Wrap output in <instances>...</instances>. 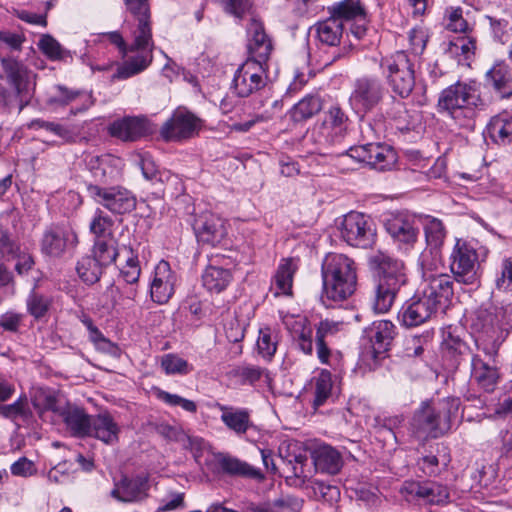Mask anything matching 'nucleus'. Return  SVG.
<instances>
[{
  "mask_svg": "<svg viewBox=\"0 0 512 512\" xmlns=\"http://www.w3.org/2000/svg\"><path fill=\"white\" fill-rule=\"evenodd\" d=\"M130 13L137 20L133 31L131 50L140 49L138 56H132L117 67L112 79H127L144 71L153 60V41L150 26V11L147 0H125Z\"/></svg>",
  "mask_w": 512,
  "mask_h": 512,
  "instance_id": "nucleus-1",
  "label": "nucleus"
},
{
  "mask_svg": "<svg viewBox=\"0 0 512 512\" xmlns=\"http://www.w3.org/2000/svg\"><path fill=\"white\" fill-rule=\"evenodd\" d=\"M461 400L446 397L437 402H423L415 411L411 427L419 438H439L447 434L459 416Z\"/></svg>",
  "mask_w": 512,
  "mask_h": 512,
  "instance_id": "nucleus-2",
  "label": "nucleus"
},
{
  "mask_svg": "<svg viewBox=\"0 0 512 512\" xmlns=\"http://www.w3.org/2000/svg\"><path fill=\"white\" fill-rule=\"evenodd\" d=\"M322 301L341 302L354 294L357 286V266L345 254L329 253L322 262Z\"/></svg>",
  "mask_w": 512,
  "mask_h": 512,
  "instance_id": "nucleus-3",
  "label": "nucleus"
},
{
  "mask_svg": "<svg viewBox=\"0 0 512 512\" xmlns=\"http://www.w3.org/2000/svg\"><path fill=\"white\" fill-rule=\"evenodd\" d=\"M370 264L378 275L373 308L377 313H386L402 288L408 284L406 267L403 261L383 252L372 256Z\"/></svg>",
  "mask_w": 512,
  "mask_h": 512,
  "instance_id": "nucleus-4",
  "label": "nucleus"
},
{
  "mask_svg": "<svg viewBox=\"0 0 512 512\" xmlns=\"http://www.w3.org/2000/svg\"><path fill=\"white\" fill-rule=\"evenodd\" d=\"M489 251L474 240L457 239L450 254V270L454 279L465 285L479 281V259L484 260Z\"/></svg>",
  "mask_w": 512,
  "mask_h": 512,
  "instance_id": "nucleus-5",
  "label": "nucleus"
},
{
  "mask_svg": "<svg viewBox=\"0 0 512 512\" xmlns=\"http://www.w3.org/2000/svg\"><path fill=\"white\" fill-rule=\"evenodd\" d=\"M341 238L350 246L367 249L371 248L377 237L375 222L360 212L346 214L340 225Z\"/></svg>",
  "mask_w": 512,
  "mask_h": 512,
  "instance_id": "nucleus-6",
  "label": "nucleus"
},
{
  "mask_svg": "<svg viewBox=\"0 0 512 512\" xmlns=\"http://www.w3.org/2000/svg\"><path fill=\"white\" fill-rule=\"evenodd\" d=\"M89 196L94 202L114 214L129 213L136 207V198L131 191L123 186L87 185Z\"/></svg>",
  "mask_w": 512,
  "mask_h": 512,
  "instance_id": "nucleus-7",
  "label": "nucleus"
},
{
  "mask_svg": "<svg viewBox=\"0 0 512 512\" xmlns=\"http://www.w3.org/2000/svg\"><path fill=\"white\" fill-rule=\"evenodd\" d=\"M35 77L36 75L17 56L0 57V78L17 94L34 93Z\"/></svg>",
  "mask_w": 512,
  "mask_h": 512,
  "instance_id": "nucleus-8",
  "label": "nucleus"
},
{
  "mask_svg": "<svg viewBox=\"0 0 512 512\" xmlns=\"http://www.w3.org/2000/svg\"><path fill=\"white\" fill-rule=\"evenodd\" d=\"M388 72V81L398 96H409L414 86L412 64L404 51H398L382 62Z\"/></svg>",
  "mask_w": 512,
  "mask_h": 512,
  "instance_id": "nucleus-9",
  "label": "nucleus"
},
{
  "mask_svg": "<svg viewBox=\"0 0 512 512\" xmlns=\"http://www.w3.org/2000/svg\"><path fill=\"white\" fill-rule=\"evenodd\" d=\"M78 236L69 225L48 227L41 239V252L52 258H60L78 245Z\"/></svg>",
  "mask_w": 512,
  "mask_h": 512,
  "instance_id": "nucleus-10",
  "label": "nucleus"
},
{
  "mask_svg": "<svg viewBox=\"0 0 512 512\" xmlns=\"http://www.w3.org/2000/svg\"><path fill=\"white\" fill-rule=\"evenodd\" d=\"M199 128V119L183 108L176 109L161 126L159 133L166 142H180L193 137Z\"/></svg>",
  "mask_w": 512,
  "mask_h": 512,
  "instance_id": "nucleus-11",
  "label": "nucleus"
},
{
  "mask_svg": "<svg viewBox=\"0 0 512 512\" xmlns=\"http://www.w3.org/2000/svg\"><path fill=\"white\" fill-rule=\"evenodd\" d=\"M483 103L481 98H438L437 111L455 121L459 126H467L476 117Z\"/></svg>",
  "mask_w": 512,
  "mask_h": 512,
  "instance_id": "nucleus-12",
  "label": "nucleus"
},
{
  "mask_svg": "<svg viewBox=\"0 0 512 512\" xmlns=\"http://www.w3.org/2000/svg\"><path fill=\"white\" fill-rule=\"evenodd\" d=\"M427 301L440 310L447 307L454 292L451 277L444 273H425V281L418 291Z\"/></svg>",
  "mask_w": 512,
  "mask_h": 512,
  "instance_id": "nucleus-13",
  "label": "nucleus"
},
{
  "mask_svg": "<svg viewBox=\"0 0 512 512\" xmlns=\"http://www.w3.org/2000/svg\"><path fill=\"white\" fill-rule=\"evenodd\" d=\"M470 379L479 390L493 393L501 380L498 362L491 358L482 359L481 354L474 353L471 357Z\"/></svg>",
  "mask_w": 512,
  "mask_h": 512,
  "instance_id": "nucleus-14",
  "label": "nucleus"
},
{
  "mask_svg": "<svg viewBox=\"0 0 512 512\" xmlns=\"http://www.w3.org/2000/svg\"><path fill=\"white\" fill-rule=\"evenodd\" d=\"M178 276L170 264L161 260L154 268L150 282V297L153 302L163 305L169 302L175 293Z\"/></svg>",
  "mask_w": 512,
  "mask_h": 512,
  "instance_id": "nucleus-15",
  "label": "nucleus"
},
{
  "mask_svg": "<svg viewBox=\"0 0 512 512\" xmlns=\"http://www.w3.org/2000/svg\"><path fill=\"white\" fill-rule=\"evenodd\" d=\"M400 492L407 501L423 500L426 503L436 505L449 502L447 487L436 482L405 481Z\"/></svg>",
  "mask_w": 512,
  "mask_h": 512,
  "instance_id": "nucleus-16",
  "label": "nucleus"
},
{
  "mask_svg": "<svg viewBox=\"0 0 512 512\" xmlns=\"http://www.w3.org/2000/svg\"><path fill=\"white\" fill-rule=\"evenodd\" d=\"M437 311L438 309L417 291L401 307L398 320L407 328L416 327L430 320Z\"/></svg>",
  "mask_w": 512,
  "mask_h": 512,
  "instance_id": "nucleus-17",
  "label": "nucleus"
},
{
  "mask_svg": "<svg viewBox=\"0 0 512 512\" xmlns=\"http://www.w3.org/2000/svg\"><path fill=\"white\" fill-rule=\"evenodd\" d=\"M193 229L199 242L212 246L221 243L227 235L225 220L211 212L198 215Z\"/></svg>",
  "mask_w": 512,
  "mask_h": 512,
  "instance_id": "nucleus-18",
  "label": "nucleus"
},
{
  "mask_svg": "<svg viewBox=\"0 0 512 512\" xmlns=\"http://www.w3.org/2000/svg\"><path fill=\"white\" fill-rule=\"evenodd\" d=\"M247 32L250 36L248 44L250 58L247 61H255L259 69H264L263 66L273 49L272 42L265 33L263 24L255 18L251 19Z\"/></svg>",
  "mask_w": 512,
  "mask_h": 512,
  "instance_id": "nucleus-19",
  "label": "nucleus"
},
{
  "mask_svg": "<svg viewBox=\"0 0 512 512\" xmlns=\"http://www.w3.org/2000/svg\"><path fill=\"white\" fill-rule=\"evenodd\" d=\"M149 477L137 475L133 478L123 477L115 483L111 496L120 502H139L148 497Z\"/></svg>",
  "mask_w": 512,
  "mask_h": 512,
  "instance_id": "nucleus-20",
  "label": "nucleus"
},
{
  "mask_svg": "<svg viewBox=\"0 0 512 512\" xmlns=\"http://www.w3.org/2000/svg\"><path fill=\"white\" fill-rule=\"evenodd\" d=\"M88 166L94 180L103 186L121 178L124 163L121 158L106 154L92 157Z\"/></svg>",
  "mask_w": 512,
  "mask_h": 512,
  "instance_id": "nucleus-21",
  "label": "nucleus"
},
{
  "mask_svg": "<svg viewBox=\"0 0 512 512\" xmlns=\"http://www.w3.org/2000/svg\"><path fill=\"white\" fill-rule=\"evenodd\" d=\"M259 65L255 61H246L235 73L233 84L237 96H250L264 87L263 77L258 74Z\"/></svg>",
  "mask_w": 512,
  "mask_h": 512,
  "instance_id": "nucleus-22",
  "label": "nucleus"
},
{
  "mask_svg": "<svg viewBox=\"0 0 512 512\" xmlns=\"http://www.w3.org/2000/svg\"><path fill=\"white\" fill-rule=\"evenodd\" d=\"M388 234L396 241L412 245L417 241L419 227L413 217L397 214L391 216L385 222Z\"/></svg>",
  "mask_w": 512,
  "mask_h": 512,
  "instance_id": "nucleus-23",
  "label": "nucleus"
},
{
  "mask_svg": "<svg viewBox=\"0 0 512 512\" xmlns=\"http://www.w3.org/2000/svg\"><path fill=\"white\" fill-rule=\"evenodd\" d=\"M311 457L315 469L324 474L336 475L344 465L341 452L328 444H320L314 447L311 451Z\"/></svg>",
  "mask_w": 512,
  "mask_h": 512,
  "instance_id": "nucleus-24",
  "label": "nucleus"
},
{
  "mask_svg": "<svg viewBox=\"0 0 512 512\" xmlns=\"http://www.w3.org/2000/svg\"><path fill=\"white\" fill-rule=\"evenodd\" d=\"M217 408L221 411L220 419L222 423L237 436L241 437L245 435L254 427L249 409L219 403L217 404Z\"/></svg>",
  "mask_w": 512,
  "mask_h": 512,
  "instance_id": "nucleus-25",
  "label": "nucleus"
},
{
  "mask_svg": "<svg viewBox=\"0 0 512 512\" xmlns=\"http://www.w3.org/2000/svg\"><path fill=\"white\" fill-rule=\"evenodd\" d=\"M109 132L122 141H135L151 133L152 128L145 118L127 117L111 124Z\"/></svg>",
  "mask_w": 512,
  "mask_h": 512,
  "instance_id": "nucleus-26",
  "label": "nucleus"
},
{
  "mask_svg": "<svg viewBox=\"0 0 512 512\" xmlns=\"http://www.w3.org/2000/svg\"><path fill=\"white\" fill-rule=\"evenodd\" d=\"M283 322L298 349L307 355H311L313 352V331L308 320L300 316H286Z\"/></svg>",
  "mask_w": 512,
  "mask_h": 512,
  "instance_id": "nucleus-27",
  "label": "nucleus"
},
{
  "mask_svg": "<svg viewBox=\"0 0 512 512\" xmlns=\"http://www.w3.org/2000/svg\"><path fill=\"white\" fill-rule=\"evenodd\" d=\"M90 435L106 444H115L119 438L120 428L113 417L105 412L92 417Z\"/></svg>",
  "mask_w": 512,
  "mask_h": 512,
  "instance_id": "nucleus-28",
  "label": "nucleus"
},
{
  "mask_svg": "<svg viewBox=\"0 0 512 512\" xmlns=\"http://www.w3.org/2000/svg\"><path fill=\"white\" fill-rule=\"evenodd\" d=\"M298 265L292 258L282 259L273 278L271 290L275 296L292 295L294 274Z\"/></svg>",
  "mask_w": 512,
  "mask_h": 512,
  "instance_id": "nucleus-29",
  "label": "nucleus"
},
{
  "mask_svg": "<svg viewBox=\"0 0 512 512\" xmlns=\"http://www.w3.org/2000/svg\"><path fill=\"white\" fill-rule=\"evenodd\" d=\"M214 456L218 466L228 475L252 479L262 478V474L259 469L234 456L224 453H217Z\"/></svg>",
  "mask_w": 512,
  "mask_h": 512,
  "instance_id": "nucleus-30",
  "label": "nucleus"
},
{
  "mask_svg": "<svg viewBox=\"0 0 512 512\" xmlns=\"http://www.w3.org/2000/svg\"><path fill=\"white\" fill-rule=\"evenodd\" d=\"M63 421L73 436L86 437L90 435L92 417L79 407H67L62 412Z\"/></svg>",
  "mask_w": 512,
  "mask_h": 512,
  "instance_id": "nucleus-31",
  "label": "nucleus"
},
{
  "mask_svg": "<svg viewBox=\"0 0 512 512\" xmlns=\"http://www.w3.org/2000/svg\"><path fill=\"white\" fill-rule=\"evenodd\" d=\"M329 14L343 21H363L366 18V10L361 0H341L328 7Z\"/></svg>",
  "mask_w": 512,
  "mask_h": 512,
  "instance_id": "nucleus-32",
  "label": "nucleus"
},
{
  "mask_svg": "<svg viewBox=\"0 0 512 512\" xmlns=\"http://www.w3.org/2000/svg\"><path fill=\"white\" fill-rule=\"evenodd\" d=\"M476 51V39L470 34L463 37H458L450 41L446 48L445 53L457 60L458 64L470 65Z\"/></svg>",
  "mask_w": 512,
  "mask_h": 512,
  "instance_id": "nucleus-33",
  "label": "nucleus"
},
{
  "mask_svg": "<svg viewBox=\"0 0 512 512\" xmlns=\"http://www.w3.org/2000/svg\"><path fill=\"white\" fill-rule=\"evenodd\" d=\"M371 346L376 347L377 351H387L395 336V326L391 321H375L366 330Z\"/></svg>",
  "mask_w": 512,
  "mask_h": 512,
  "instance_id": "nucleus-34",
  "label": "nucleus"
},
{
  "mask_svg": "<svg viewBox=\"0 0 512 512\" xmlns=\"http://www.w3.org/2000/svg\"><path fill=\"white\" fill-rule=\"evenodd\" d=\"M486 81L501 96L512 95V76L509 67L504 62L496 63L487 71Z\"/></svg>",
  "mask_w": 512,
  "mask_h": 512,
  "instance_id": "nucleus-35",
  "label": "nucleus"
},
{
  "mask_svg": "<svg viewBox=\"0 0 512 512\" xmlns=\"http://www.w3.org/2000/svg\"><path fill=\"white\" fill-rule=\"evenodd\" d=\"M488 133L495 143H512V115L501 113L494 116L488 124Z\"/></svg>",
  "mask_w": 512,
  "mask_h": 512,
  "instance_id": "nucleus-36",
  "label": "nucleus"
},
{
  "mask_svg": "<svg viewBox=\"0 0 512 512\" xmlns=\"http://www.w3.org/2000/svg\"><path fill=\"white\" fill-rule=\"evenodd\" d=\"M315 28L317 38L322 44L328 46L340 44L343 35V23L339 19L330 15L327 19L319 21Z\"/></svg>",
  "mask_w": 512,
  "mask_h": 512,
  "instance_id": "nucleus-37",
  "label": "nucleus"
},
{
  "mask_svg": "<svg viewBox=\"0 0 512 512\" xmlns=\"http://www.w3.org/2000/svg\"><path fill=\"white\" fill-rule=\"evenodd\" d=\"M231 280L230 270L212 265L208 266L202 275L203 286L210 292L215 293L225 290Z\"/></svg>",
  "mask_w": 512,
  "mask_h": 512,
  "instance_id": "nucleus-38",
  "label": "nucleus"
},
{
  "mask_svg": "<svg viewBox=\"0 0 512 512\" xmlns=\"http://www.w3.org/2000/svg\"><path fill=\"white\" fill-rule=\"evenodd\" d=\"M314 389L313 407L318 408L324 405L332 395L333 381L331 373L322 369L312 380Z\"/></svg>",
  "mask_w": 512,
  "mask_h": 512,
  "instance_id": "nucleus-39",
  "label": "nucleus"
},
{
  "mask_svg": "<svg viewBox=\"0 0 512 512\" xmlns=\"http://www.w3.org/2000/svg\"><path fill=\"white\" fill-rule=\"evenodd\" d=\"M370 155L371 163L369 166L379 171L391 169L397 161L396 152L387 145L372 144Z\"/></svg>",
  "mask_w": 512,
  "mask_h": 512,
  "instance_id": "nucleus-40",
  "label": "nucleus"
},
{
  "mask_svg": "<svg viewBox=\"0 0 512 512\" xmlns=\"http://www.w3.org/2000/svg\"><path fill=\"white\" fill-rule=\"evenodd\" d=\"M39 50L51 61H64L72 59L71 52L50 34H43L37 44Z\"/></svg>",
  "mask_w": 512,
  "mask_h": 512,
  "instance_id": "nucleus-41",
  "label": "nucleus"
},
{
  "mask_svg": "<svg viewBox=\"0 0 512 512\" xmlns=\"http://www.w3.org/2000/svg\"><path fill=\"white\" fill-rule=\"evenodd\" d=\"M444 25L445 28L451 32L470 34L473 31V26L463 16V9L459 6H449L444 12Z\"/></svg>",
  "mask_w": 512,
  "mask_h": 512,
  "instance_id": "nucleus-42",
  "label": "nucleus"
},
{
  "mask_svg": "<svg viewBox=\"0 0 512 512\" xmlns=\"http://www.w3.org/2000/svg\"><path fill=\"white\" fill-rule=\"evenodd\" d=\"M103 267H107L115 262L118 251L117 242L114 237L108 239L95 240L92 255Z\"/></svg>",
  "mask_w": 512,
  "mask_h": 512,
  "instance_id": "nucleus-43",
  "label": "nucleus"
},
{
  "mask_svg": "<svg viewBox=\"0 0 512 512\" xmlns=\"http://www.w3.org/2000/svg\"><path fill=\"white\" fill-rule=\"evenodd\" d=\"M104 268L93 256H84L78 261L76 271L83 282L94 284L99 281Z\"/></svg>",
  "mask_w": 512,
  "mask_h": 512,
  "instance_id": "nucleus-44",
  "label": "nucleus"
},
{
  "mask_svg": "<svg viewBox=\"0 0 512 512\" xmlns=\"http://www.w3.org/2000/svg\"><path fill=\"white\" fill-rule=\"evenodd\" d=\"M25 41L23 33L0 30V57L13 56L15 52H21Z\"/></svg>",
  "mask_w": 512,
  "mask_h": 512,
  "instance_id": "nucleus-45",
  "label": "nucleus"
},
{
  "mask_svg": "<svg viewBox=\"0 0 512 512\" xmlns=\"http://www.w3.org/2000/svg\"><path fill=\"white\" fill-rule=\"evenodd\" d=\"M160 366L166 375H187L193 371V366L175 353L164 354Z\"/></svg>",
  "mask_w": 512,
  "mask_h": 512,
  "instance_id": "nucleus-46",
  "label": "nucleus"
},
{
  "mask_svg": "<svg viewBox=\"0 0 512 512\" xmlns=\"http://www.w3.org/2000/svg\"><path fill=\"white\" fill-rule=\"evenodd\" d=\"M425 238L430 250L439 249L446 237V230L441 220L428 218L424 226Z\"/></svg>",
  "mask_w": 512,
  "mask_h": 512,
  "instance_id": "nucleus-47",
  "label": "nucleus"
},
{
  "mask_svg": "<svg viewBox=\"0 0 512 512\" xmlns=\"http://www.w3.org/2000/svg\"><path fill=\"white\" fill-rule=\"evenodd\" d=\"M113 220L104 214L101 209H96L93 219L90 222L89 230L94 235L95 240L108 239L113 237Z\"/></svg>",
  "mask_w": 512,
  "mask_h": 512,
  "instance_id": "nucleus-48",
  "label": "nucleus"
},
{
  "mask_svg": "<svg viewBox=\"0 0 512 512\" xmlns=\"http://www.w3.org/2000/svg\"><path fill=\"white\" fill-rule=\"evenodd\" d=\"M322 109L320 98H301L292 108L291 116L295 121L306 120Z\"/></svg>",
  "mask_w": 512,
  "mask_h": 512,
  "instance_id": "nucleus-49",
  "label": "nucleus"
},
{
  "mask_svg": "<svg viewBox=\"0 0 512 512\" xmlns=\"http://www.w3.org/2000/svg\"><path fill=\"white\" fill-rule=\"evenodd\" d=\"M52 305L51 297L32 291L27 300V311L36 320L45 317Z\"/></svg>",
  "mask_w": 512,
  "mask_h": 512,
  "instance_id": "nucleus-50",
  "label": "nucleus"
},
{
  "mask_svg": "<svg viewBox=\"0 0 512 512\" xmlns=\"http://www.w3.org/2000/svg\"><path fill=\"white\" fill-rule=\"evenodd\" d=\"M277 335L270 328L260 329L257 340V348L259 354L270 360L277 350Z\"/></svg>",
  "mask_w": 512,
  "mask_h": 512,
  "instance_id": "nucleus-51",
  "label": "nucleus"
},
{
  "mask_svg": "<svg viewBox=\"0 0 512 512\" xmlns=\"http://www.w3.org/2000/svg\"><path fill=\"white\" fill-rule=\"evenodd\" d=\"M495 285L498 290L512 291V258H503L496 268Z\"/></svg>",
  "mask_w": 512,
  "mask_h": 512,
  "instance_id": "nucleus-52",
  "label": "nucleus"
},
{
  "mask_svg": "<svg viewBox=\"0 0 512 512\" xmlns=\"http://www.w3.org/2000/svg\"><path fill=\"white\" fill-rule=\"evenodd\" d=\"M487 18L494 38L501 43L508 42L512 34V20L490 16Z\"/></svg>",
  "mask_w": 512,
  "mask_h": 512,
  "instance_id": "nucleus-53",
  "label": "nucleus"
},
{
  "mask_svg": "<svg viewBox=\"0 0 512 512\" xmlns=\"http://www.w3.org/2000/svg\"><path fill=\"white\" fill-rule=\"evenodd\" d=\"M381 93V86L377 79L368 76L360 77L354 85L355 96H375Z\"/></svg>",
  "mask_w": 512,
  "mask_h": 512,
  "instance_id": "nucleus-54",
  "label": "nucleus"
},
{
  "mask_svg": "<svg viewBox=\"0 0 512 512\" xmlns=\"http://www.w3.org/2000/svg\"><path fill=\"white\" fill-rule=\"evenodd\" d=\"M158 398L169 406H180L183 410L190 413H196L197 411V404L194 401L183 398L177 394L159 391Z\"/></svg>",
  "mask_w": 512,
  "mask_h": 512,
  "instance_id": "nucleus-55",
  "label": "nucleus"
},
{
  "mask_svg": "<svg viewBox=\"0 0 512 512\" xmlns=\"http://www.w3.org/2000/svg\"><path fill=\"white\" fill-rule=\"evenodd\" d=\"M443 346L450 353L459 355L468 350L466 343L458 335L454 334L451 326L443 331Z\"/></svg>",
  "mask_w": 512,
  "mask_h": 512,
  "instance_id": "nucleus-56",
  "label": "nucleus"
},
{
  "mask_svg": "<svg viewBox=\"0 0 512 512\" xmlns=\"http://www.w3.org/2000/svg\"><path fill=\"white\" fill-rule=\"evenodd\" d=\"M478 92V83L474 80H459L443 91L442 96H471Z\"/></svg>",
  "mask_w": 512,
  "mask_h": 512,
  "instance_id": "nucleus-57",
  "label": "nucleus"
},
{
  "mask_svg": "<svg viewBox=\"0 0 512 512\" xmlns=\"http://www.w3.org/2000/svg\"><path fill=\"white\" fill-rule=\"evenodd\" d=\"M20 252L17 242L6 230H0V256L4 259H15Z\"/></svg>",
  "mask_w": 512,
  "mask_h": 512,
  "instance_id": "nucleus-58",
  "label": "nucleus"
},
{
  "mask_svg": "<svg viewBox=\"0 0 512 512\" xmlns=\"http://www.w3.org/2000/svg\"><path fill=\"white\" fill-rule=\"evenodd\" d=\"M30 127L31 128H43L46 131H49L64 140H69L71 138V131L69 129H67L66 127H64L60 124L54 123V122H47V121H43V120H33L30 124Z\"/></svg>",
  "mask_w": 512,
  "mask_h": 512,
  "instance_id": "nucleus-59",
  "label": "nucleus"
},
{
  "mask_svg": "<svg viewBox=\"0 0 512 512\" xmlns=\"http://www.w3.org/2000/svg\"><path fill=\"white\" fill-rule=\"evenodd\" d=\"M141 269L139 261L136 257H130L126 261V265L121 269V275L127 284H136L139 280Z\"/></svg>",
  "mask_w": 512,
  "mask_h": 512,
  "instance_id": "nucleus-60",
  "label": "nucleus"
},
{
  "mask_svg": "<svg viewBox=\"0 0 512 512\" xmlns=\"http://www.w3.org/2000/svg\"><path fill=\"white\" fill-rule=\"evenodd\" d=\"M26 401L19 398L12 404H0V416L12 421L25 413Z\"/></svg>",
  "mask_w": 512,
  "mask_h": 512,
  "instance_id": "nucleus-61",
  "label": "nucleus"
},
{
  "mask_svg": "<svg viewBox=\"0 0 512 512\" xmlns=\"http://www.w3.org/2000/svg\"><path fill=\"white\" fill-rule=\"evenodd\" d=\"M408 41L410 50L414 54H421L426 47L427 35L423 29L413 28L408 33Z\"/></svg>",
  "mask_w": 512,
  "mask_h": 512,
  "instance_id": "nucleus-62",
  "label": "nucleus"
},
{
  "mask_svg": "<svg viewBox=\"0 0 512 512\" xmlns=\"http://www.w3.org/2000/svg\"><path fill=\"white\" fill-rule=\"evenodd\" d=\"M220 3L225 12L237 18H242L250 8L248 0H220Z\"/></svg>",
  "mask_w": 512,
  "mask_h": 512,
  "instance_id": "nucleus-63",
  "label": "nucleus"
},
{
  "mask_svg": "<svg viewBox=\"0 0 512 512\" xmlns=\"http://www.w3.org/2000/svg\"><path fill=\"white\" fill-rule=\"evenodd\" d=\"M346 116L339 107H332L325 119V124L336 130V134L344 131Z\"/></svg>",
  "mask_w": 512,
  "mask_h": 512,
  "instance_id": "nucleus-64",
  "label": "nucleus"
}]
</instances>
